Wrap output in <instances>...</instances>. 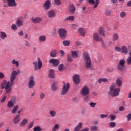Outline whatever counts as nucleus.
Instances as JSON below:
<instances>
[{
	"label": "nucleus",
	"instance_id": "obj_57",
	"mask_svg": "<svg viewBox=\"0 0 131 131\" xmlns=\"http://www.w3.org/2000/svg\"><path fill=\"white\" fill-rule=\"evenodd\" d=\"M89 105L91 108H95L96 105H97V103L91 102L89 103Z\"/></svg>",
	"mask_w": 131,
	"mask_h": 131
},
{
	"label": "nucleus",
	"instance_id": "obj_30",
	"mask_svg": "<svg viewBox=\"0 0 131 131\" xmlns=\"http://www.w3.org/2000/svg\"><path fill=\"white\" fill-rule=\"evenodd\" d=\"M82 128V123L81 122L79 123L78 125L75 128L74 131H79Z\"/></svg>",
	"mask_w": 131,
	"mask_h": 131
},
{
	"label": "nucleus",
	"instance_id": "obj_61",
	"mask_svg": "<svg viewBox=\"0 0 131 131\" xmlns=\"http://www.w3.org/2000/svg\"><path fill=\"white\" fill-rule=\"evenodd\" d=\"M0 78L1 79H4L5 78V75L2 72H0Z\"/></svg>",
	"mask_w": 131,
	"mask_h": 131
},
{
	"label": "nucleus",
	"instance_id": "obj_28",
	"mask_svg": "<svg viewBox=\"0 0 131 131\" xmlns=\"http://www.w3.org/2000/svg\"><path fill=\"white\" fill-rule=\"evenodd\" d=\"M51 89L52 91H57L58 90V82H54L51 86Z\"/></svg>",
	"mask_w": 131,
	"mask_h": 131
},
{
	"label": "nucleus",
	"instance_id": "obj_60",
	"mask_svg": "<svg viewBox=\"0 0 131 131\" xmlns=\"http://www.w3.org/2000/svg\"><path fill=\"white\" fill-rule=\"evenodd\" d=\"M125 110V108H124V106H121L120 107H119V111H124Z\"/></svg>",
	"mask_w": 131,
	"mask_h": 131
},
{
	"label": "nucleus",
	"instance_id": "obj_56",
	"mask_svg": "<svg viewBox=\"0 0 131 131\" xmlns=\"http://www.w3.org/2000/svg\"><path fill=\"white\" fill-rule=\"evenodd\" d=\"M109 125L110 127H115V126H116V124L114 122H111L109 123Z\"/></svg>",
	"mask_w": 131,
	"mask_h": 131
},
{
	"label": "nucleus",
	"instance_id": "obj_24",
	"mask_svg": "<svg viewBox=\"0 0 131 131\" xmlns=\"http://www.w3.org/2000/svg\"><path fill=\"white\" fill-rule=\"evenodd\" d=\"M49 115L51 116V117H56V116H57V111L53 110H50L49 111Z\"/></svg>",
	"mask_w": 131,
	"mask_h": 131
},
{
	"label": "nucleus",
	"instance_id": "obj_63",
	"mask_svg": "<svg viewBox=\"0 0 131 131\" xmlns=\"http://www.w3.org/2000/svg\"><path fill=\"white\" fill-rule=\"evenodd\" d=\"M72 29H76L77 28V25L76 24H72Z\"/></svg>",
	"mask_w": 131,
	"mask_h": 131
},
{
	"label": "nucleus",
	"instance_id": "obj_21",
	"mask_svg": "<svg viewBox=\"0 0 131 131\" xmlns=\"http://www.w3.org/2000/svg\"><path fill=\"white\" fill-rule=\"evenodd\" d=\"M27 123H28V120H27V118H24L20 123V126L21 127H24V126H25Z\"/></svg>",
	"mask_w": 131,
	"mask_h": 131
},
{
	"label": "nucleus",
	"instance_id": "obj_44",
	"mask_svg": "<svg viewBox=\"0 0 131 131\" xmlns=\"http://www.w3.org/2000/svg\"><path fill=\"white\" fill-rule=\"evenodd\" d=\"M100 41L101 42V47L103 48V49H106L107 48V45H106V43H105V41L102 39H101Z\"/></svg>",
	"mask_w": 131,
	"mask_h": 131
},
{
	"label": "nucleus",
	"instance_id": "obj_62",
	"mask_svg": "<svg viewBox=\"0 0 131 131\" xmlns=\"http://www.w3.org/2000/svg\"><path fill=\"white\" fill-rule=\"evenodd\" d=\"M100 117L101 118H106V117H108V115L101 114Z\"/></svg>",
	"mask_w": 131,
	"mask_h": 131
},
{
	"label": "nucleus",
	"instance_id": "obj_37",
	"mask_svg": "<svg viewBox=\"0 0 131 131\" xmlns=\"http://www.w3.org/2000/svg\"><path fill=\"white\" fill-rule=\"evenodd\" d=\"M75 19V18L74 17V16L71 15V16L67 17L66 18L65 20L66 21H74Z\"/></svg>",
	"mask_w": 131,
	"mask_h": 131
},
{
	"label": "nucleus",
	"instance_id": "obj_12",
	"mask_svg": "<svg viewBox=\"0 0 131 131\" xmlns=\"http://www.w3.org/2000/svg\"><path fill=\"white\" fill-rule=\"evenodd\" d=\"M50 64H52L54 67H57L60 64V60L57 59H51L49 60Z\"/></svg>",
	"mask_w": 131,
	"mask_h": 131
},
{
	"label": "nucleus",
	"instance_id": "obj_1",
	"mask_svg": "<svg viewBox=\"0 0 131 131\" xmlns=\"http://www.w3.org/2000/svg\"><path fill=\"white\" fill-rule=\"evenodd\" d=\"M21 73V71L18 70L17 71L16 70H13L11 72L10 76V81H7L6 80H3L1 82V89L5 90L6 95H10L11 92H12V87L15 84V81L18 74Z\"/></svg>",
	"mask_w": 131,
	"mask_h": 131
},
{
	"label": "nucleus",
	"instance_id": "obj_43",
	"mask_svg": "<svg viewBox=\"0 0 131 131\" xmlns=\"http://www.w3.org/2000/svg\"><path fill=\"white\" fill-rule=\"evenodd\" d=\"M39 97L41 100H43L46 97V94H45V92H41L39 94Z\"/></svg>",
	"mask_w": 131,
	"mask_h": 131
},
{
	"label": "nucleus",
	"instance_id": "obj_10",
	"mask_svg": "<svg viewBox=\"0 0 131 131\" xmlns=\"http://www.w3.org/2000/svg\"><path fill=\"white\" fill-rule=\"evenodd\" d=\"M87 3L93 6L94 9H97L100 4V0H86Z\"/></svg>",
	"mask_w": 131,
	"mask_h": 131
},
{
	"label": "nucleus",
	"instance_id": "obj_6",
	"mask_svg": "<svg viewBox=\"0 0 131 131\" xmlns=\"http://www.w3.org/2000/svg\"><path fill=\"white\" fill-rule=\"evenodd\" d=\"M125 65V59H122L119 61L117 64V69L119 71H122L124 68V66Z\"/></svg>",
	"mask_w": 131,
	"mask_h": 131
},
{
	"label": "nucleus",
	"instance_id": "obj_49",
	"mask_svg": "<svg viewBox=\"0 0 131 131\" xmlns=\"http://www.w3.org/2000/svg\"><path fill=\"white\" fill-rule=\"evenodd\" d=\"M125 16H126V14L124 11L121 12L120 14V17L122 18L123 19Z\"/></svg>",
	"mask_w": 131,
	"mask_h": 131
},
{
	"label": "nucleus",
	"instance_id": "obj_20",
	"mask_svg": "<svg viewBox=\"0 0 131 131\" xmlns=\"http://www.w3.org/2000/svg\"><path fill=\"white\" fill-rule=\"evenodd\" d=\"M31 21L33 23H40V22H41V21H42V18L39 17H36L34 18H32L31 19Z\"/></svg>",
	"mask_w": 131,
	"mask_h": 131
},
{
	"label": "nucleus",
	"instance_id": "obj_48",
	"mask_svg": "<svg viewBox=\"0 0 131 131\" xmlns=\"http://www.w3.org/2000/svg\"><path fill=\"white\" fill-rule=\"evenodd\" d=\"M114 51L115 52H120V53L121 52V47H119L118 46H116L114 48Z\"/></svg>",
	"mask_w": 131,
	"mask_h": 131
},
{
	"label": "nucleus",
	"instance_id": "obj_40",
	"mask_svg": "<svg viewBox=\"0 0 131 131\" xmlns=\"http://www.w3.org/2000/svg\"><path fill=\"white\" fill-rule=\"evenodd\" d=\"M16 25H17L18 27H21V26L23 25V21L21 19H18L16 22Z\"/></svg>",
	"mask_w": 131,
	"mask_h": 131
},
{
	"label": "nucleus",
	"instance_id": "obj_16",
	"mask_svg": "<svg viewBox=\"0 0 131 131\" xmlns=\"http://www.w3.org/2000/svg\"><path fill=\"white\" fill-rule=\"evenodd\" d=\"M50 8H51V1L50 0H47L43 4L44 10L48 11Z\"/></svg>",
	"mask_w": 131,
	"mask_h": 131
},
{
	"label": "nucleus",
	"instance_id": "obj_7",
	"mask_svg": "<svg viewBox=\"0 0 131 131\" xmlns=\"http://www.w3.org/2000/svg\"><path fill=\"white\" fill-rule=\"evenodd\" d=\"M81 96H88L90 94V88L87 86H83L80 91Z\"/></svg>",
	"mask_w": 131,
	"mask_h": 131
},
{
	"label": "nucleus",
	"instance_id": "obj_53",
	"mask_svg": "<svg viewBox=\"0 0 131 131\" xmlns=\"http://www.w3.org/2000/svg\"><path fill=\"white\" fill-rule=\"evenodd\" d=\"M11 29L12 30H17L18 28L17 27V25L16 24H12L11 26Z\"/></svg>",
	"mask_w": 131,
	"mask_h": 131
},
{
	"label": "nucleus",
	"instance_id": "obj_18",
	"mask_svg": "<svg viewBox=\"0 0 131 131\" xmlns=\"http://www.w3.org/2000/svg\"><path fill=\"white\" fill-rule=\"evenodd\" d=\"M121 53L123 54V55H127V54H128V50L127 48H126V46L124 45L121 46Z\"/></svg>",
	"mask_w": 131,
	"mask_h": 131
},
{
	"label": "nucleus",
	"instance_id": "obj_11",
	"mask_svg": "<svg viewBox=\"0 0 131 131\" xmlns=\"http://www.w3.org/2000/svg\"><path fill=\"white\" fill-rule=\"evenodd\" d=\"M93 38L94 41H96V42H99L101 41V40H102V39H103L102 37H100L98 33H93Z\"/></svg>",
	"mask_w": 131,
	"mask_h": 131
},
{
	"label": "nucleus",
	"instance_id": "obj_42",
	"mask_svg": "<svg viewBox=\"0 0 131 131\" xmlns=\"http://www.w3.org/2000/svg\"><path fill=\"white\" fill-rule=\"evenodd\" d=\"M65 69V66L63 64H60L58 66V70L59 71H63V70H64Z\"/></svg>",
	"mask_w": 131,
	"mask_h": 131
},
{
	"label": "nucleus",
	"instance_id": "obj_34",
	"mask_svg": "<svg viewBox=\"0 0 131 131\" xmlns=\"http://www.w3.org/2000/svg\"><path fill=\"white\" fill-rule=\"evenodd\" d=\"M6 37H7V34L6 33L4 32H0V38H1L2 40H4L5 38H6Z\"/></svg>",
	"mask_w": 131,
	"mask_h": 131
},
{
	"label": "nucleus",
	"instance_id": "obj_35",
	"mask_svg": "<svg viewBox=\"0 0 131 131\" xmlns=\"http://www.w3.org/2000/svg\"><path fill=\"white\" fill-rule=\"evenodd\" d=\"M82 97H84L83 101H84V103H88V102H89V101H90V96H89V95H83Z\"/></svg>",
	"mask_w": 131,
	"mask_h": 131
},
{
	"label": "nucleus",
	"instance_id": "obj_36",
	"mask_svg": "<svg viewBox=\"0 0 131 131\" xmlns=\"http://www.w3.org/2000/svg\"><path fill=\"white\" fill-rule=\"evenodd\" d=\"M99 83H102V82H108V79L107 78H100L98 80Z\"/></svg>",
	"mask_w": 131,
	"mask_h": 131
},
{
	"label": "nucleus",
	"instance_id": "obj_13",
	"mask_svg": "<svg viewBox=\"0 0 131 131\" xmlns=\"http://www.w3.org/2000/svg\"><path fill=\"white\" fill-rule=\"evenodd\" d=\"M73 81L75 84H79V83L80 82L79 75L77 74L74 75L73 77Z\"/></svg>",
	"mask_w": 131,
	"mask_h": 131
},
{
	"label": "nucleus",
	"instance_id": "obj_39",
	"mask_svg": "<svg viewBox=\"0 0 131 131\" xmlns=\"http://www.w3.org/2000/svg\"><path fill=\"white\" fill-rule=\"evenodd\" d=\"M12 65H15L16 67H19V66H20V63H19V62L16 61L15 59L12 60Z\"/></svg>",
	"mask_w": 131,
	"mask_h": 131
},
{
	"label": "nucleus",
	"instance_id": "obj_50",
	"mask_svg": "<svg viewBox=\"0 0 131 131\" xmlns=\"http://www.w3.org/2000/svg\"><path fill=\"white\" fill-rule=\"evenodd\" d=\"M24 46L25 47H28V48H29V47H31V45H30V43L28 41L26 40L24 42Z\"/></svg>",
	"mask_w": 131,
	"mask_h": 131
},
{
	"label": "nucleus",
	"instance_id": "obj_58",
	"mask_svg": "<svg viewBox=\"0 0 131 131\" xmlns=\"http://www.w3.org/2000/svg\"><path fill=\"white\" fill-rule=\"evenodd\" d=\"M91 130L92 131H96L98 130V127L96 126H93L91 127Z\"/></svg>",
	"mask_w": 131,
	"mask_h": 131
},
{
	"label": "nucleus",
	"instance_id": "obj_38",
	"mask_svg": "<svg viewBox=\"0 0 131 131\" xmlns=\"http://www.w3.org/2000/svg\"><path fill=\"white\" fill-rule=\"evenodd\" d=\"M59 127H60V125H59V124H55L53 128L52 129V131H57L58 129H59Z\"/></svg>",
	"mask_w": 131,
	"mask_h": 131
},
{
	"label": "nucleus",
	"instance_id": "obj_23",
	"mask_svg": "<svg viewBox=\"0 0 131 131\" xmlns=\"http://www.w3.org/2000/svg\"><path fill=\"white\" fill-rule=\"evenodd\" d=\"M48 18H54L56 16V13L54 10H50L48 12Z\"/></svg>",
	"mask_w": 131,
	"mask_h": 131
},
{
	"label": "nucleus",
	"instance_id": "obj_59",
	"mask_svg": "<svg viewBox=\"0 0 131 131\" xmlns=\"http://www.w3.org/2000/svg\"><path fill=\"white\" fill-rule=\"evenodd\" d=\"M126 117L127 118L128 121H130L131 120V113L128 114Z\"/></svg>",
	"mask_w": 131,
	"mask_h": 131
},
{
	"label": "nucleus",
	"instance_id": "obj_33",
	"mask_svg": "<svg viewBox=\"0 0 131 131\" xmlns=\"http://www.w3.org/2000/svg\"><path fill=\"white\" fill-rule=\"evenodd\" d=\"M71 54H72V57L74 59H76V58H77V57H78V55L77 54V52L76 51H72Z\"/></svg>",
	"mask_w": 131,
	"mask_h": 131
},
{
	"label": "nucleus",
	"instance_id": "obj_29",
	"mask_svg": "<svg viewBox=\"0 0 131 131\" xmlns=\"http://www.w3.org/2000/svg\"><path fill=\"white\" fill-rule=\"evenodd\" d=\"M15 106V102L13 101V100H10L8 101L7 103V107L8 108H13Z\"/></svg>",
	"mask_w": 131,
	"mask_h": 131
},
{
	"label": "nucleus",
	"instance_id": "obj_46",
	"mask_svg": "<svg viewBox=\"0 0 131 131\" xmlns=\"http://www.w3.org/2000/svg\"><path fill=\"white\" fill-rule=\"evenodd\" d=\"M33 124H34V122H31L29 123L27 127V130H29L31 128H32V126H33Z\"/></svg>",
	"mask_w": 131,
	"mask_h": 131
},
{
	"label": "nucleus",
	"instance_id": "obj_52",
	"mask_svg": "<svg viewBox=\"0 0 131 131\" xmlns=\"http://www.w3.org/2000/svg\"><path fill=\"white\" fill-rule=\"evenodd\" d=\"M110 117V119L111 120V121H113V120H114V119H115V118H116V116L114 115L113 114H110L109 115Z\"/></svg>",
	"mask_w": 131,
	"mask_h": 131
},
{
	"label": "nucleus",
	"instance_id": "obj_45",
	"mask_svg": "<svg viewBox=\"0 0 131 131\" xmlns=\"http://www.w3.org/2000/svg\"><path fill=\"white\" fill-rule=\"evenodd\" d=\"M67 61L68 62H71L73 61V59H72V57L71 56V55L68 54L67 55Z\"/></svg>",
	"mask_w": 131,
	"mask_h": 131
},
{
	"label": "nucleus",
	"instance_id": "obj_19",
	"mask_svg": "<svg viewBox=\"0 0 131 131\" xmlns=\"http://www.w3.org/2000/svg\"><path fill=\"white\" fill-rule=\"evenodd\" d=\"M8 5L9 7H15L17 6V3L15 0H7Z\"/></svg>",
	"mask_w": 131,
	"mask_h": 131
},
{
	"label": "nucleus",
	"instance_id": "obj_22",
	"mask_svg": "<svg viewBox=\"0 0 131 131\" xmlns=\"http://www.w3.org/2000/svg\"><path fill=\"white\" fill-rule=\"evenodd\" d=\"M79 33L81 36H84L85 35V33L86 32V31L84 28H80L78 29Z\"/></svg>",
	"mask_w": 131,
	"mask_h": 131
},
{
	"label": "nucleus",
	"instance_id": "obj_64",
	"mask_svg": "<svg viewBox=\"0 0 131 131\" xmlns=\"http://www.w3.org/2000/svg\"><path fill=\"white\" fill-rule=\"evenodd\" d=\"M113 68H109L107 69V71H108V72H113Z\"/></svg>",
	"mask_w": 131,
	"mask_h": 131
},
{
	"label": "nucleus",
	"instance_id": "obj_55",
	"mask_svg": "<svg viewBox=\"0 0 131 131\" xmlns=\"http://www.w3.org/2000/svg\"><path fill=\"white\" fill-rule=\"evenodd\" d=\"M54 2L57 6H60V5H62L61 0H54Z\"/></svg>",
	"mask_w": 131,
	"mask_h": 131
},
{
	"label": "nucleus",
	"instance_id": "obj_8",
	"mask_svg": "<svg viewBox=\"0 0 131 131\" xmlns=\"http://www.w3.org/2000/svg\"><path fill=\"white\" fill-rule=\"evenodd\" d=\"M28 86L29 89H33L35 86V81H34V77L33 76H31L30 77L28 83Z\"/></svg>",
	"mask_w": 131,
	"mask_h": 131
},
{
	"label": "nucleus",
	"instance_id": "obj_54",
	"mask_svg": "<svg viewBox=\"0 0 131 131\" xmlns=\"http://www.w3.org/2000/svg\"><path fill=\"white\" fill-rule=\"evenodd\" d=\"M42 129L40 126H37L34 128L33 131H41Z\"/></svg>",
	"mask_w": 131,
	"mask_h": 131
},
{
	"label": "nucleus",
	"instance_id": "obj_41",
	"mask_svg": "<svg viewBox=\"0 0 131 131\" xmlns=\"http://www.w3.org/2000/svg\"><path fill=\"white\" fill-rule=\"evenodd\" d=\"M39 40L41 42H45L46 41V36L41 35L39 37Z\"/></svg>",
	"mask_w": 131,
	"mask_h": 131
},
{
	"label": "nucleus",
	"instance_id": "obj_15",
	"mask_svg": "<svg viewBox=\"0 0 131 131\" xmlns=\"http://www.w3.org/2000/svg\"><path fill=\"white\" fill-rule=\"evenodd\" d=\"M98 32L100 35H102L103 37H106V31H105V28L104 27H100Z\"/></svg>",
	"mask_w": 131,
	"mask_h": 131
},
{
	"label": "nucleus",
	"instance_id": "obj_47",
	"mask_svg": "<svg viewBox=\"0 0 131 131\" xmlns=\"http://www.w3.org/2000/svg\"><path fill=\"white\" fill-rule=\"evenodd\" d=\"M105 14L108 17H110L111 16V11L108 9H106L105 11Z\"/></svg>",
	"mask_w": 131,
	"mask_h": 131
},
{
	"label": "nucleus",
	"instance_id": "obj_9",
	"mask_svg": "<svg viewBox=\"0 0 131 131\" xmlns=\"http://www.w3.org/2000/svg\"><path fill=\"white\" fill-rule=\"evenodd\" d=\"M67 32V31L65 29H63V28L59 29L58 33L59 34V36L60 38H62V39H65V38H66Z\"/></svg>",
	"mask_w": 131,
	"mask_h": 131
},
{
	"label": "nucleus",
	"instance_id": "obj_14",
	"mask_svg": "<svg viewBox=\"0 0 131 131\" xmlns=\"http://www.w3.org/2000/svg\"><path fill=\"white\" fill-rule=\"evenodd\" d=\"M76 11V8H75V6L73 4H71L69 6V12L71 15H73L75 11Z\"/></svg>",
	"mask_w": 131,
	"mask_h": 131
},
{
	"label": "nucleus",
	"instance_id": "obj_5",
	"mask_svg": "<svg viewBox=\"0 0 131 131\" xmlns=\"http://www.w3.org/2000/svg\"><path fill=\"white\" fill-rule=\"evenodd\" d=\"M37 61H34L33 62V65L34 67V70H39L41 69V67H42V61L40 60V58H37Z\"/></svg>",
	"mask_w": 131,
	"mask_h": 131
},
{
	"label": "nucleus",
	"instance_id": "obj_31",
	"mask_svg": "<svg viewBox=\"0 0 131 131\" xmlns=\"http://www.w3.org/2000/svg\"><path fill=\"white\" fill-rule=\"evenodd\" d=\"M19 109V105H15L14 106H13L12 111H11V113L12 114H15V113H16V112H17V110H18Z\"/></svg>",
	"mask_w": 131,
	"mask_h": 131
},
{
	"label": "nucleus",
	"instance_id": "obj_25",
	"mask_svg": "<svg viewBox=\"0 0 131 131\" xmlns=\"http://www.w3.org/2000/svg\"><path fill=\"white\" fill-rule=\"evenodd\" d=\"M49 78H55V70L53 69H51L49 72Z\"/></svg>",
	"mask_w": 131,
	"mask_h": 131
},
{
	"label": "nucleus",
	"instance_id": "obj_26",
	"mask_svg": "<svg viewBox=\"0 0 131 131\" xmlns=\"http://www.w3.org/2000/svg\"><path fill=\"white\" fill-rule=\"evenodd\" d=\"M112 37H113V39H112L113 41H117V40L119 39V36H118V34H117V33H114L113 34Z\"/></svg>",
	"mask_w": 131,
	"mask_h": 131
},
{
	"label": "nucleus",
	"instance_id": "obj_51",
	"mask_svg": "<svg viewBox=\"0 0 131 131\" xmlns=\"http://www.w3.org/2000/svg\"><path fill=\"white\" fill-rule=\"evenodd\" d=\"M63 46H68L70 45V41L68 40H65L63 41Z\"/></svg>",
	"mask_w": 131,
	"mask_h": 131
},
{
	"label": "nucleus",
	"instance_id": "obj_32",
	"mask_svg": "<svg viewBox=\"0 0 131 131\" xmlns=\"http://www.w3.org/2000/svg\"><path fill=\"white\" fill-rule=\"evenodd\" d=\"M116 83L117 86H118V88H120V86H121V85H122V81H121V80H120V79L118 78L116 80Z\"/></svg>",
	"mask_w": 131,
	"mask_h": 131
},
{
	"label": "nucleus",
	"instance_id": "obj_4",
	"mask_svg": "<svg viewBox=\"0 0 131 131\" xmlns=\"http://www.w3.org/2000/svg\"><path fill=\"white\" fill-rule=\"evenodd\" d=\"M69 89H70V84L69 83H64V84L62 86V89L61 92L60 93L62 96H65L67 95L68 93V91H69Z\"/></svg>",
	"mask_w": 131,
	"mask_h": 131
},
{
	"label": "nucleus",
	"instance_id": "obj_3",
	"mask_svg": "<svg viewBox=\"0 0 131 131\" xmlns=\"http://www.w3.org/2000/svg\"><path fill=\"white\" fill-rule=\"evenodd\" d=\"M115 86H116V84L115 83L112 84L110 86L108 92L109 96H111L112 97H117V96L119 95L120 89L115 88Z\"/></svg>",
	"mask_w": 131,
	"mask_h": 131
},
{
	"label": "nucleus",
	"instance_id": "obj_27",
	"mask_svg": "<svg viewBox=\"0 0 131 131\" xmlns=\"http://www.w3.org/2000/svg\"><path fill=\"white\" fill-rule=\"evenodd\" d=\"M58 51L56 50H53L50 52V57L51 58H56Z\"/></svg>",
	"mask_w": 131,
	"mask_h": 131
},
{
	"label": "nucleus",
	"instance_id": "obj_17",
	"mask_svg": "<svg viewBox=\"0 0 131 131\" xmlns=\"http://www.w3.org/2000/svg\"><path fill=\"white\" fill-rule=\"evenodd\" d=\"M13 123L14 124H18L21 121V117L20 115H16L13 118Z\"/></svg>",
	"mask_w": 131,
	"mask_h": 131
},
{
	"label": "nucleus",
	"instance_id": "obj_2",
	"mask_svg": "<svg viewBox=\"0 0 131 131\" xmlns=\"http://www.w3.org/2000/svg\"><path fill=\"white\" fill-rule=\"evenodd\" d=\"M82 57L85 61L86 68L89 70L93 69V64H92V61L91 60V57H90L89 52H84L82 54Z\"/></svg>",
	"mask_w": 131,
	"mask_h": 131
}]
</instances>
